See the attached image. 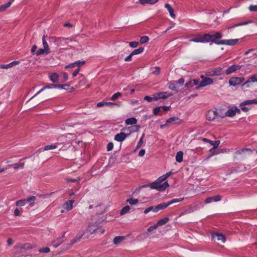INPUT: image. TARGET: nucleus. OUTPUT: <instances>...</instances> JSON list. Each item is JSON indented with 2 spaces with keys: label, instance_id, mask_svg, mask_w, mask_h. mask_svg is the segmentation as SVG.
I'll use <instances>...</instances> for the list:
<instances>
[{
  "label": "nucleus",
  "instance_id": "f257e3e1",
  "mask_svg": "<svg viewBox=\"0 0 257 257\" xmlns=\"http://www.w3.org/2000/svg\"><path fill=\"white\" fill-rule=\"evenodd\" d=\"M165 180L166 177L162 175L159 177L155 182L148 185L147 186H149L151 189H156L159 191H164L169 187V185L168 183L167 182H165L162 184H159Z\"/></svg>",
  "mask_w": 257,
  "mask_h": 257
},
{
  "label": "nucleus",
  "instance_id": "f03ea898",
  "mask_svg": "<svg viewBox=\"0 0 257 257\" xmlns=\"http://www.w3.org/2000/svg\"><path fill=\"white\" fill-rule=\"evenodd\" d=\"M222 37L221 34L219 32H215L214 34H204V38L205 43H210V44L215 43L217 45H221V40L219 41Z\"/></svg>",
  "mask_w": 257,
  "mask_h": 257
},
{
  "label": "nucleus",
  "instance_id": "7ed1b4c3",
  "mask_svg": "<svg viewBox=\"0 0 257 257\" xmlns=\"http://www.w3.org/2000/svg\"><path fill=\"white\" fill-rule=\"evenodd\" d=\"M224 116L220 115L218 113L217 110L210 109L207 111L206 114V119L209 121H212L215 118H223Z\"/></svg>",
  "mask_w": 257,
  "mask_h": 257
},
{
  "label": "nucleus",
  "instance_id": "20e7f679",
  "mask_svg": "<svg viewBox=\"0 0 257 257\" xmlns=\"http://www.w3.org/2000/svg\"><path fill=\"white\" fill-rule=\"evenodd\" d=\"M83 235H84V233H79L78 234H77L76 236H75V237L74 238H73V239L69 241V242L65 243L63 244V249L65 250H67V249L71 248L74 243L80 241V239L83 236Z\"/></svg>",
  "mask_w": 257,
  "mask_h": 257
},
{
  "label": "nucleus",
  "instance_id": "39448f33",
  "mask_svg": "<svg viewBox=\"0 0 257 257\" xmlns=\"http://www.w3.org/2000/svg\"><path fill=\"white\" fill-rule=\"evenodd\" d=\"M222 69L221 67L213 68L206 71L205 74L207 76H219L221 74Z\"/></svg>",
  "mask_w": 257,
  "mask_h": 257
},
{
  "label": "nucleus",
  "instance_id": "423d86ee",
  "mask_svg": "<svg viewBox=\"0 0 257 257\" xmlns=\"http://www.w3.org/2000/svg\"><path fill=\"white\" fill-rule=\"evenodd\" d=\"M172 95V93L168 92H157L154 94V98H155V100L156 101L160 99H167Z\"/></svg>",
  "mask_w": 257,
  "mask_h": 257
},
{
  "label": "nucleus",
  "instance_id": "0eeeda50",
  "mask_svg": "<svg viewBox=\"0 0 257 257\" xmlns=\"http://www.w3.org/2000/svg\"><path fill=\"white\" fill-rule=\"evenodd\" d=\"M98 229V224L96 222H94L89 224L86 229V232L89 234H92L97 232Z\"/></svg>",
  "mask_w": 257,
  "mask_h": 257
},
{
  "label": "nucleus",
  "instance_id": "6e6552de",
  "mask_svg": "<svg viewBox=\"0 0 257 257\" xmlns=\"http://www.w3.org/2000/svg\"><path fill=\"white\" fill-rule=\"evenodd\" d=\"M244 80V77H232L229 80V84L231 86H235L240 84Z\"/></svg>",
  "mask_w": 257,
  "mask_h": 257
},
{
  "label": "nucleus",
  "instance_id": "1a4fd4ad",
  "mask_svg": "<svg viewBox=\"0 0 257 257\" xmlns=\"http://www.w3.org/2000/svg\"><path fill=\"white\" fill-rule=\"evenodd\" d=\"M213 83V80L212 79L208 77H206L204 80H202L199 85L196 87V89H198L199 88L201 87H203L212 84Z\"/></svg>",
  "mask_w": 257,
  "mask_h": 257
},
{
  "label": "nucleus",
  "instance_id": "9d476101",
  "mask_svg": "<svg viewBox=\"0 0 257 257\" xmlns=\"http://www.w3.org/2000/svg\"><path fill=\"white\" fill-rule=\"evenodd\" d=\"M189 41L196 43H205L204 35H193L191 37V39H189Z\"/></svg>",
  "mask_w": 257,
  "mask_h": 257
},
{
  "label": "nucleus",
  "instance_id": "9b49d317",
  "mask_svg": "<svg viewBox=\"0 0 257 257\" xmlns=\"http://www.w3.org/2000/svg\"><path fill=\"white\" fill-rule=\"evenodd\" d=\"M239 113L240 112V110L237 107H235L234 108H230L228 109V110L225 112L224 116H229L232 117L235 115L236 113Z\"/></svg>",
  "mask_w": 257,
  "mask_h": 257
},
{
  "label": "nucleus",
  "instance_id": "f8f14e48",
  "mask_svg": "<svg viewBox=\"0 0 257 257\" xmlns=\"http://www.w3.org/2000/svg\"><path fill=\"white\" fill-rule=\"evenodd\" d=\"M65 232H63L61 236L57 237L56 239L52 241L51 245H52L55 248H56L59 246L63 242V239L65 236Z\"/></svg>",
  "mask_w": 257,
  "mask_h": 257
},
{
  "label": "nucleus",
  "instance_id": "ddd939ff",
  "mask_svg": "<svg viewBox=\"0 0 257 257\" xmlns=\"http://www.w3.org/2000/svg\"><path fill=\"white\" fill-rule=\"evenodd\" d=\"M130 134H126L123 132H120L115 135L114 139L117 142H121L123 141Z\"/></svg>",
  "mask_w": 257,
  "mask_h": 257
},
{
  "label": "nucleus",
  "instance_id": "4468645a",
  "mask_svg": "<svg viewBox=\"0 0 257 257\" xmlns=\"http://www.w3.org/2000/svg\"><path fill=\"white\" fill-rule=\"evenodd\" d=\"M182 122L181 119L178 117H171L167 120V124L179 125Z\"/></svg>",
  "mask_w": 257,
  "mask_h": 257
},
{
  "label": "nucleus",
  "instance_id": "2eb2a0df",
  "mask_svg": "<svg viewBox=\"0 0 257 257\" xmlns=\"http://www.w3.org/2000/svg\"><path fill=\"white\" fill-rule=\"evenodd\" d=\"M241 67V66L238 65H232L229 66L226 70L225 73L227 75L230 74L236 70H239Z\"/></svg>",
  "mask_w": 257,
  "mask_h": 257
},
{
  "label": "nucleus",
  "instance_id": "dca6fc26",
  "mask_svg": "<svg viewBox=\"0 0 257 257\" xmlns=\"http://www.w3.org/2000/svg\"><path fill=\"white\" fill-rule=\"evenodd\" d=\"M250 82H257V74H253L250 76L248 80L244 82L242 86H246V87H249V83Z\"/></svg>",
  "mask_w": 257,
  "mask_h": 257
},
{
  "label": "nucleus",
  "instance_id": "f3484780",
  "mask_svg": "<svg viewBox=\"0 0 257 257\" xmlns=\"http://www.w3.org/2000/svg\"><path fill=\"white\" fill-rule=\"evenodd\" d=\"M238 41V39H230V40H221V43H220V44H221V45H230V46H233L237 43V42Z\"/></svg>",
  "mask_w": 257,
  "mask_h": 257
},
{
  "label": "nucleus",
  "instance_id": "a211bd4d",
  "mask_svg": "<svg viewBox=\"0 0 257 257\" xmlns=\"http://www.w3.org/2000/svg\"><path fill=\"white\" fill-rule=\"evenodd\" d=\"M20 62L19 61H14L10 63L9 64L1 65L0 68H1V69L10 68L13 67L14 66L18 65L19 64H20Z\"/></svg>",
  "mask_w": 257,
  "mask_h": 257
},
{
  "label": "nucleus",
  "instance_id": "6ab92c4d",
  "mask_svg": "<svg viewBox=\"0 0 257 257\" xmlns=\"http://www.w3.org/2000/svg\"><path fill=\"white\" fill-rule=\"evenodd\" d=\"M50 80L53 83H56L60 82V79H59V75L57 73H52L49 76Z\"/></svg>",
  "mask_w": 257,
  "mask_h": 257
},
{
  "label": "nucleus",
  "instance_id": "aec40b11",
  "mask_svg": "<svg viewBox=\"0 0 257 257\" xmlns=\"http://www.w3.org/2000/svg\"><path fill=\"white\" fill-rule=\"evenodd\" d=\"M74 202V201L73 200H68L64 203L63 207L67 211H70L73 208V204Z\"/></svg>",
  "mask_w": 257,
  "mask_h": 257
},
{
  "label": "nucleus",
  "instance_id": "412c9836",
  "mask_svg": "<svg viewBox=\"0 0 257 257\" xmlns=\"http://www.w3.org/2000/svg\"><path fill=\"white\" fill-rule=\"evenodd\" d=\"M213 237L216 238L218 241H221L222 242H225L226 240L225 237L222 234L218 233H216L213 235Z\"/></svg>",
  "mask_w": 257,
  "mask_h": 257
},
{
  "label": "nucleus",
  "instance_id": "4be33fe9",
  "mask_svg": "<svg viewBox=\"0 0 257 257\" xmlns=\"http://www.w3.org/2000/svg\"><path fill=\"white\" fill-rule=\"evenodd\" d=\"M165 8L168 10L170 14V16L171 18L175 19L176 17L174 13V10L171 6V5L169 4H166L165 5Z\"/></svg>",
  "mask_w": 257,
  "mask_h": 257
},
{
  "label": "nucleus",
  "instance_id": "5701e85b",
  "mask_svg": "<svg viewBox=\"0 0 257 257\" xmlns=\"http://www.w3.org/2000/svg\"><path fill=\"white\" fill-rule=\"evenodd\" d=\"M23 159H21L19 163H15L12 165H9V167H13L14 169L17 170L20 168H23L25 165L24 162H22V160Z\"/></svg>",
  "mask_w": 257,
  "mask_h": 257
},
{
  "label": "nucleus",
  "instance_id": "b1692460",
  "mask_svg": "<svg viewBox=\"0 0 257 257\" xmlns=\"http://www.w3.org/2000/svg\"><path fill=\"white\" fill-rule=\"evenodd\" d=\"M139 3L142 5H154L157 3L159 0H139Z\"/></svg>",
  "mask_w": 257,
  "mask_h": 257
},
{
  "label": "nucleus",
  "instance_id": "393cba45",
  "mask_svg": "<svg viewBox=\"0 0 257 257\" xmlns=\"http://www.w3.org/2000/svg\"><path fill=\"white\" fill-rule=\"evenodd\" d=\"M251 104H257V99H252V100H247L242 102L240 105V106H245L246 105H250Z\"/></svg>",
  "mask_w": 257,
  "mask_h": 257
},
{
  "label": "nucleus",
  "instance_id": "a878e982",
  "mask_svg": "<svg viewBox=\"0 0 257 257\" xmlns=\"http://www.w3.org/2000/svg\"><path fill=\"white\" fill-rule=\"evenodd\" d=\"M59 79H60V82L63 83L66 81L68 79V75L66 72H62L59 76Z\"/></svg>",
  "mask_w": 257,
  "mask_h": 257
},
{
  "label": "nucleus",
  "instance_id": "bb28decb",
  "mask_svg": "<svg viewBox=\"0 0 257 257\" xmlns=\"http://www.w3.org/2000/svg\"><path fill=\"white\" fill-rule=\"evenodd\" d=\"M169 206V205L168 202H166V203H161V204H159L158 205L156 206L157 212H158L160 210H162V209H165Z\"/></svg>",
  "mask_w": 257,
  "mask_h": 257
},
{
  "label": "nucleus",
  "instance_id": "cd10ccee",
  "mask_svg": "<svg viewBox=\"0 0 257 257\" xmlns=\"http://www.w3.org/2000/svg\"><path fill=\"white\" fill-rule=\"evenodd\" d=\"M137 122V120L136 118L135 117H130V118H127L125 120V123L127 125H129V124H135Z\"/></svg>",
  "mask_w": 257,
  "mask_h": 257
},
{
  "label": "nucleus",
  "instance_id": "c85d7f7f",
  "mask_svg": "<svg viewBox=\"0 0 257 257\" xmlns=\"http://www.w3.org/2000/svg\"><path fill=\"white\" fill-rule=\"evenodd\" d=\"M27 201V203L29 202L30 203L29 205L31 207H32L35 204V202L36 200V197L34 196H32L30 197H28L27 199H26Z\"/></svg>",
  "mask_w": 257,
  "mask_h": 257
},
{
  "label": "nucleus",
  "instance_id": "c756f323",
  "mask_svg": "<svg viewBox=\"0 0 257 257\" xmlns=\"http://www.w3.org/2000/svg\"><path fill=\"white\" fill-rule=\"evenodd\" d=\"M169 220V217H165L161 219H160L157 223V225L158 226H162L167 223Z\"/></svg>",
  "mask_w": 257,
  "mask_h": 257
},
{
  "label": "nucleus",
  "instance_id": "7c9ffc66",
  "mask_svg": "<svg viewBox=\"0 0 257 257\" xmlns=\"http://www.w3.org/2000/svg\"><path fill=\"white\" fill-rule=\"evenodd\" d=\"M52 86H53L54 88H59L66 90L67 88L69 87V85L68 84H52Z\"/></svg>",
  "mask_w": 257,
  "mask_h": 257
},
{
  "label": "nucleus",
  "instance_id": "2f4dec72",
  "mask_svg": "<svg viewBox=\"0 0 257 257\" xmlns=\"http://www.w3.org/2000/svg\"><path fill=\"white\" fill-rule=\"evenodd\" d=\"M183 153L182 151L178 152L176 155V160L179 163L183 161Z\"/></svg>",
  "mask_w": 257,
  "mask_h": 257
},
{
  "label": "nucleus",
  "instance_id": "473e14b6",
  "mask_svg": "<svg viewBox=\"0 0 257 257\" xmlns=\"http://www.w3.org/2000/svg\"><path fill=\"white\" fill-rule=\"evenodd\" d=\"M124 236H115L113 239V243L114 244H117L120 243L124 239Z\"/></svg>",
  "mask_w": 257,
  "mask_h": 257
},
{
  "label": "nucleus",
  "instance_id": "72a5a7b5",
  "mask_svg": "<svg viewBox=\"0 0 257 257\" xmlns=\"http://www.w3.org/2000/svg\"><path fill=\"white\" fill-rule=\"evenodd\" d=\"M220 143V141H213L210 140V141L209 142V144L213 146V147L212 149L210 150V151L211 152L213 149L217 148L219 146Z\"/></svg>",
  "mask_w": 257,
  "mask_h": 257
},
{
  "label": "nucleus",
  "instance_id": "f704fd0d",
  "mask_svg": "<svg viewBox=\"0 0 257 257\" xmlns=\"http://www.w3.org/2000/svg\"><path fill=\"white\" fill-rule=\"evenodd\" d=\"M144 51V48L143 47H140L138 49H135L132 52V54L134 56L135 55L140 54L143 53Z\"/></svg>",
  "mask_w": 257,
  "mask_h": 257
},
{
  "label": "nucleus",
  "instance_id": "c9c22d12",
  "mask_svg": "<svg viewBox=\"0 0 257 257\" xmlns=\"http://www.w3.org/2000/svg\"><path fill=\"white\" fill-rule=\"evenodd\" d=\"M176 83L175 81H170L169 83V88L173 91H177Z\"/></svg>",
  "mask_w": 257,
  "mask_h": 257
},
{
  "label": "nucleus",
  "instance_id": "e433bc0d",
  "mask_svg": "<svg viewBox=\"0 0 257 257\" xmlns=\"http://www.w3.org/2000/svg\"><path fill=\"white\" fill-rule=\"evenodd\" d=\"M130 207L128 205H126L125 206H124V207H123L120 212V214L121 215H124L127 213H128L130 210Z\"/></svg>",
  "mask_w": 257,
  "mask_h": 257
},
{
  "label": "nucleus",
  "instance_id": "4c0bfd02",
  "mask_svg": "<svg viewBox=\"0 0 257 257\" xmlns=\"http://www.w3.org/2000/svg\"><path fill=\"white\" fill-rule=\"evenodd\" d=\"M249 23H250V22H243V23H237V24H235L233 25L232 26H229L228 27V29H230L233 28H235V27H236L247 25V24H249Z\"/></svg>",
  "mask_w": 257,
  "mask_h": 257
},
{
  "label": "nucleus",
  "instance_id": "58836bf2",
  "mask_svg": "<svg viewBox=\"0 0 257 257\" xmlns=\"http://www.w3.org/2000/svg\"><path fill=\"white\" fill-rule=\"evenodd\" d=\"M126 202L130 205H135L139 202V200L137 199L130 198L127 199Z\"/></svg>",
  "mask_w": 257,
  "mask_h": 257
},
{
  "label": "nucleus",
  "instance_id": "ea45409f",
  "mask_svg": "<svg viewBox=\"0 0 257 257\" xmlns=\"http://www.w3.org/2000/svg\"><path fill=\"white\" fill-rule=\"evenodd\" d=\"M50 53V51L48 50H45V48L43 49H39L36 53V54L37 56H39L40 55H42L44 53H46V54H48Z\"/></svg>",
  "mask_w": 257,
  "mask_h": 257
},
{
  "label": "nucleus",
  "instance_id": "a19ab883",
  "mask_svg": "<svg viewBox=\"0 0 257 257\" xmlns=\"http://www.w3.org/2000/svg\"><path fill=\"white\" fill-rule=\"evenodd\" d=\"M183 200H184V198H174V199H173L170 200L168 202L169 205H170L173 203H176L181 202V201H183Z\"/></svg>",
  "mask_w": 257,
  "mask_h": 257
},
{
  "label": "nucleus",
  "instance_id": "79ce46f5",
  "mask_svg": "<svg viewBox=\"0 0 257 257\" xmlns=\"http://www.w3.org/2000/svg\"><path fill=\"white\" fill-rule=\"evenodd\" d=\"M42 43L44 46V48H45V50H48L50 51V49L49 48V46L46 42L45 39V35H44L42 37Z\"/></svg>",
  "mask_w": 257,
  "mask_h": 257
},
{
  "label": "nucleus",
  "instance_id": "37998d69",
  "mask_svg": "<svg viewBox=\"0 0 257 257\" xmlns=\"http://www.w3.org/2000/svg\"><path fill=\"white\" fill-rule=\"evenodd\" d=\"M121 93L120 92H116L115 93H114V94H113L111 97L109 98V99L110 100H112V101H114V100H115L116 99H117L118 98L120 97V96H121Z\"/></svg>",
  "mask_w": 257,
  "mask_h": 257
},
{
  "label": "nucleus",
  "instance_id": "c03bdc74",
  "mask_svg": "<svg viewBox=\"0 0 257 257\" xmlns=\"http://www.w3.org/2000/svg\"><path fill=\"white\" fill-rule=\"evenodd\" d=\"M151 211H152L154 212H157V210H156V206L154 207V206H150L147 208H146L145 210H144V213L145 214H147L149 212H150Z\"/></svg>",
  "mask_w": 257,
  "mask_h": 257
},
{
  "label": "nucleus",
  "instance_id": "a18cd8bd",
  "mask_svg": "<svg viewBox=\"0 0 257 257\" xmlns=\"http://www.w3.org/2000/svg\"><path fill=\"white\" fill-rule=\"evenodd\" d=\"M13 1L14 0H12V1L9 2L5 5L0 6L2 12L5 11V10H6L8 8H9L10 7V6L11 5L12 2H13Z\"/></svg>",
  "mask_w": 257,
  "mask_h": 257
},
{
  "label": "nucleus",
  "instance_id": "49530a36",
  "mask_svg": "<svg viewBox=\"0 0 257 257\" xmlns=\"http://www.w3.org/2000/svg\"><path fill=\"white\" fill-rule=\"evenodd\" d=\"M27 203V201L26 199H21L17 201L16 202V205L17 206H23L25 205Z\"/></svg>",
  "mask_w": 257,
  "mask_h": 257
},
{
  "label": "nucleus",
  "instance_id": "de8ad7c7",
  "mask_svg": "<svg viewBox=\"0 0 257 257\" xmlns=\"http://www.w3.org/2000/svg\"><path fill=\"white\" fill-rule=\"evenodd\" d=\"M57 146L55 145H47L44 148V151H48L50 150H53L57 148Z\"/></svg>",
  "mask_w": 257,
  "mask_h": 257
},
{
  "label": "nucleus",
  "instance_id": "09e8293b",
  "mask_svg": "<svg viewBox=\"0 0 257 257\" xmlns=\"http://www.w3.org/2000/svg\"><path fill=\"white\" fill-rule=\"evenodd\" d=\"M149 40V38L147 36H144L143 37H141L140 39V42L141 44H145L147 43Z\"/></svg>",
  "mask_w": 257,
  "mask_h": 257
},
{
  "label": "nucleus",
  "instance_id": "8fccbe9b",
  "mask_svg": "<svg viewBox=\"0 0 257 257\" xmlns=\"http://www.w3.org/2000/svg\"><path fill=\"white\" fill-rule=\"evenodd\" d=\"M154 70L152 72V73L155 75H158L160 73V68L159 66H157L154 68Z\"/></svg>",
  "mask_w": 257,
  "mask_h": 257
},
{
  "label": "nucleus",
  "instance_id": "3c124183",
  "mask_svg": "<svg viewBox=\"0 0 257 257\" xmlns=\"http://www.w3.org/2000/svg\"><path fill=\"white\" fill-rule=\"evenodd\" d=\"M50 248L48 247L41 248L39 249V252L48 253L50 252Z\"/></svg>",
  "mask_w": 257,
  "mask_h": 257
},
{
  "label": "nucleus",
  "instance_id": "603ef678",
  "mask_svg": "<svg viewBox=\"0 0 257 257\" xmlns=\"http://www.w3.org/2000/svg\"><path fill=\"white\" fill-rule=\"evenodd\" d=\"M246 151H250V152H251V151L249 149H241V150H237L235 152V153L236 154H241L242 153H244V152H246Z\"/></svg>",
  "mask_w": 257,
  "mask_h": 257
},
{
  "label": "nucleus",
  "instance_id": "864d4df0",
  "mask_svg": "<svg viewBox=\"0 0 257 257\" xmlns=\"http://www.w3.org/2000/svg\"><path fill=\"white\" fill-rule=\"evenodd\" d=\"M129 45L132 48H136L139 45V42L137 41L131 42Z\"/></svg>",
  "mask_w": 257,
  "mask_h": 257
},
{
  "label": "nucleus",
  "instance_id": "5fc2aeb1",
  "mask_svg": "<svg viewBox=\"0 0 257 257\" xmlns=\"http://www.w3.org/2000/svg\"><path fill=\"white\" fill-rule=\"evenodd\" d=\"M105 105H107L110 107H113L114 106H119V104L118 103H113L111 102H105Z\"/></svg>",
  "mask_w": 257,
  "mask_h": 257
},
{
  "label": "nucleus",
  "instance_id": "6e6d98bb",
  "mask_svg": "<svg viewBox=\"0 0 257 257\" xmlns=\"http://www.w3.org/2000/svg\"><path fill=\"white\" fill-rule=\"evenodd\" d=\"M212 197L214 202H218L220 201L221 199V196L219 195L213 196Z\"/></svg>",
  "mask_w": 257,
  "mask_h": 257
},
{
  "label": "nucleus",
  "instance_id": "4d7b16f0",
  "mask_svg": "<svg viewBox=\"0 0 257 257\" xmlns=\"http://www.w3.org/2000/svg\"><path fill=\"white\" fill-rule=\"evenodd\" d=\"M249 10L252 12H257V5H250Z\"/></svg>",
  "mask_w": 257,
  "mask_h": 257
},
{
  "label": "nucleus",
  "instance_id": "13d9d810",
  "mask_svg": "<svg viewBox=\"0 0 257 257\" xmlns=\"http://www.w3.org/2000/svg\"><path fill=\"white\" fill-rule=\"evenodd\" d=\"M144 99L147 100L148 102H151L153 100H155V98H154V94L153 95V97H151L149 96H145Z\"/></svg>",
  "mask_w": 257,
  "mask_h": 257
},
{
  "label": "nucleus",
  "instance_id": "bf43d9fd",
  "mask_svg": "<svg viewBox=\"0 0 257 257\" xmlns=\"http://www.w3.org/2000/svg\"><path fill=\"white\" fill-rule=\"evenodd\" d=\"M113 144L112 143H109L107 145V151H110L113 149Z\"/></svg>",
  "mask_w": 257,
  "mask_h": 257
},
{
  "label": "nucleus",
  "instance_id": "052dcab7",
  "mask_svg": "<svg viewBox=\"0 0 257 257\" xmlns=\"http://www.w3.org/2000/svg\"><path fill=\"white\" fill-rule=\"evenodd\" d=\"M192 81V83H193L192 85H191V87H193L194 86H198L200 83V82L197 79H193Z\"/></svg>",
  "mask_w": 257,
  "mask_h": 257
},
{
  "label": "nucleus",
  "instance_id": "680f3d73",
  "mask_svg": "<svg viewBox=\"0 0 257 257\" xmlns=\"http://www.w3.org/2000/svg\"><path fill=\"white\" fill-rule=\"evenodd\" d=\"M158 227V226L157 225V224L156 223L155 224H154V225H152V226H150L147 229L148 231L149 232H151L152 231V230H153L154 229L157 228Z\"/></svg>",
  "mask_w": 257,
  "mask_h": 257
},
{
  "label": "nucleus",
  "instance_id": "e2e57ef3",
  "mask_svg": "<svg viewBox=\"0 0 257 257\" xmlns=\"http://www.w3.org/2000/svg\"><path fill=\"white\" fill-rule=\"evenodd\" d=\"M85 61H83H83L79 60V61H77L75 62V63H76V65L78 66L79 68L80 66L84 65L85 64Z\"/></svg>",
  "mask_w": 257,
  "mask_h": 257
},
{
  "label": "nucleus",
  "instance_id": "0e129e2a",
  "mask_svg": "<svg viewBox=\"0 0 257 257\" xmlns=\"http://www.w3.org/2000/svg\"><path fill=\"white\" fill-rule=\"evenodd\" d=\"M160 111V107H156L154 109L153 113L155 115L158 114Z\"/></svg>",
  "mask_w": 257,
  "mask_h": 257
},
{
  "label": "nucleus",
  "instance_id": "69168bd1",
  "mask_svg": "<svg viewBox=\"0 0 257 257\" xmlns=\"http://www.w3.org/2000/svg\"><path fill=\"white\" fill-rule=\"evenodd\" d=\"M212 202H214L212 197H208V198H206V200H205V203L206 204L210 203Z\"/></svg>",
  "mask_w": 257,
  "mask_h": 257
},
{
  "label": "nucleus",
  "instance_id": "338daca9",
  "mask_svg": "<svg viewBox=\"0 0 257 257\" xmlns=\"http://www.w3.org/2000/svg\"><path fill=\"white\" fill-rule=\"evenodd\" d=\"M143 141L142 140V138H141L140 141H139L138 144H137V147H136V149H139L141 147V146H142L143 145Z\"/></svg>",
  "mask_w": 257,
  "mask_h": 257
},
{
  "label": "nucleus",
  "instance_id": "774afa93",
  "mask_svg": "<svg viewBox=\"0 0 257 257\" xmlns=\"http://www.w3.org/2000/svg\"><path fill=\"white\" fill-rule=\"evenodd\" d=\"M176 84H178L179 85H182L184 82V79L183 78H180L177 81H175Z\"/></svg>",
  "mask_w": 257,
  "mask_h": 257
}]
</instances>
